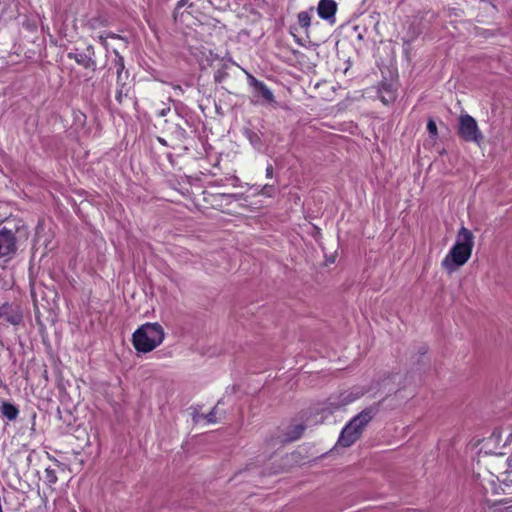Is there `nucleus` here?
Segmentation results:
<instances>
[{
    "label": "nucleus",
    "instance_id": "nucleus-1",
    "mask_svg": "<svg viewBox=\"0 0 512 512\" xmlns=\"http://www.w3.org/2000/svg\"><path fill=\"white\" fill-rule=\"evenodd\" d=\"M474 246L473 233L462 226L456 236L454 245L441 262V267L449 274L467 263Z\"/></svg>",
    "mask_w": 512,
    "mask_h": 512
},
{
    "label": "nucleus",
    "instance_id": "nucleus-2",
    "mask_svg": "<svg viewBox=\"0 0 512 512\" xmlns=\"http://www.w3.org/2000/svg\"><path fill=\"white\" fill-rule=\"evenodd\" d=\"M381 402L363 409L354 416L342 429L337 445L341 447L352 446L362 435L364 428L378 413Z\"/></svg>",
    "mask_w": 512,
    "mask_h": 512
},
{
    "label": "nucleus",
    "instance_id": "nucleus-3",
    "mask_svg": "<svg viewBox=\"0 0 512 512\" xmlns=\"http://www.w3.org/2000/svg\"><path fill=\"white\" fill-rule=\"evenodd\" d=\"M163 327L157 323L147 322L139 326L132 334V345L138 353H149L157 348L164 340Z\"/></svg>",
    "mask_w": 512,
    "mask_h": 512
},
{
    "label": "nucleus",
    "instance_id": "nucleus-4",
    "mask_svg": "<svg viewBox=\"0 0 512 512\" xmlns=\"http://www.w3.org/2000/svg\"><path fill=\"white\" fill-rule=\"evenodd\" d=\"M365 391L360 388H355L352 390H345L338 394H332L327 398V400L322 404L321 411L334 413L335 411L347 406L348 404L354 402L364 395Z\"/></svg>",
    "mask_w": 512,
    "mask_h": 512
},
{
    "label": "nucleus",
    "instance_id": "nucleus-5",
    "mask_svg": "<svg viewBox=\"0 0 512 512\" xmlns=\"http://www.w3.org/2000/svg\"><path fill=\"white\" fill-rule=\"evenodd\" d=\"M458 135L466 142L477 144H480L484 139L477 121L468 114H463L459 117Z\"/></svg>",
    "mask_w": 512,
    "mask_h": 512
},
{
    "label": "nucleus",
    "instance_id": "nucleus-6",
    "mask_svg": "<svg viewBox=\"0 0 512 512\" xmlns=\"http://www.w3.org/2000/svg\"><path fill=\"white\" fill-rule=\"evenodd\" d=\"M247 81L252 89L253 97L256 98V100L253 101L254 103L271 105L277 103L273 92L263 81L258 80L256 77L249 73L247 74Z\"/></svg>",
    "mask_w": 512,
    "mask_h": 512
},
{
    "label": "nucleus",
    "instance_id": "nucleus-7",
    "mask_svg": "<svg viewBox=\"0 0 512 512\" xmlns=\"http://www.w3.org/2000/svg\"><path fill=\"white\" fill-rule=\"evenodd\" d=\"M186 126H189L187 119L183 118L178 111H175V115L171 119L165 120V130L169 133L176 141L183 143L188 139V133Z\"/></svg>",
    "mask_w": 512,
    "mask_h": 512
},
{
    "label": "nucleus",
    "instance_id": "nucleus-8",
    "mask_svg": "<svg viewBox=\"0 0 512 512\" xmlns=\"http://www.w3.org/2000/svg\"><path fill=\"white\" fill-rule=\"evenodd\" d=\"M20 237L12 235L11 230L0 231V253L1 257L13 258L18 250L17 241Z\"/></svg>",
    "mask_w": 512,
    "mask_h": 512
},
{
    "label": "nucleus",
    "instance_id": "nucleus-9",
    "mask_svg": "<svg viewBox=\"0 0 512 512\" xmlns=\"http://www.w3.org/2000/svg\"><path fill=\"white\" fill-rule=\"evenodd\" d=\"M0 318H4L9 324L17 326L23 321V313L18 305L4 302L0 303Z\"/></svg>",
    "mask_w": 512,
    "mask_h": 512
},
{
    "label": "nucleus",
    "instance_id": "nucleus-10",
    "mask_svg": "<svg viewBox=\"0 0 512 512\" xmlns=\"http://www.w3.org/2000/svg\"><path fill=\"white\" fill-rule=\"evenodd\" d=\"M316 10L319 18L322 20L328 22L330 25L336 23L338 4L335 0H319Z\"/></svg>",
    "mask_w": 512,
    "mask_h": 512
},
{
    "label": "nucleus",
    "instance_id": "nucleus-11",
    "mask_svg": "<svg viewBox=\"0 0 512 512\" xmlns=\"http://www.w3.org/2000/svg\"><path fill=\"white\" fill-rule=\"evenodd\" d=\"M11 230L12 235L19 236L22 238L28 237V229L24 221L19 218H7L5 224L0 228V231Z\"/></svg>",
    "mask_w": 512,
    "mask_h": 512
},
{
    "label": "nucleus",
    "instance_id": "nucleus-12",
    "mask_svg": "<svg viewBox=\"0 0 512 512\" xmlns=\"http://www.w3.org/2000/svg\"><path fill=\"white\" fill-rule=\"evenodd\" d=\"M115 99L119 105L132 102L134 100L133 84L116 85Z\"/></svg>",
    "mask_w": 512,
    "mask_h": 512
},
{
    "label": "nucleus",
    "instance_id": "nucleus-13",
    "mask_svg": "<svg viewBox=\"0 0 512 512\" xmlns=\"http://www.w3.org/2000/svg\"><path fill=\"white\" fill-rule=\"evenodd\" d=\"M69 59H73L78 65L84 67L85 69H91L92 71L96 70V60L87 56L84 52H69L67 54Z\"/></svg>",
    "mask_w": 512,
    "mask_h": 512
},
{
    "label": "nucleus",
    "instance_id": "nucleus-14",
    "mask_svg": "<svg viewBox=\"0 0 512 512\" xmlns=\"http://www.w3.org/2000/svg\"><path fill=\"white\" fill-rule=\"evenodd\" d=\"M243 135L248 139L249 143L255 150H257L259 152L263 150L264 142L262 140L260 133L254 131L248 127H244Z\"/></svg>",
    "mask_w": 512,
    "mask_h": 512
},
{
    "label": "nucleus",
    "instance_id": "nucleus-15",
    "mask_svg": "<svg viewBox=\"0 0 512 512\" xmlns=\"http://www.w3.org/2000/svg\"><path fill=\"white\" fill-rule=\"evenodd\" d=\"M0 413L9 421H14L19 415V409L15 404L9 401H2L0 405Z\"/></svg>",
    "mask_w": 512,
    "mask_h": 512
},
{
    "label": "nucleus",
    "instance_id": "nucleus-16",
    "mask_svg": "<svg viewBox=\"0 0 512 512\" xmlns=\"http://www.w3.org/2000/svg\"><path fill=\"white\" fill-rule=\"evenodd\" d=\"M306 426L304 424L291 425L285 433L284 442H293L298 440L304 433Z\"/></svg>",
    "mask_w": 512,
    "mask_h": 512
},
{
    "label": "nucleus",
    "instance_id": "nucleus-17",
    "mask_svg": "<svg viewBox=\"0 0 512 512\" xmlns=\"http://www.w3.org/2000/svg\"><path fill=\"white\" fill-rule=\"evenodd\" d=\"M313 9V7H310L308 11H301L297 15L298 24L300 25L301 28L305 30L306 33L311 26V13L313 12Z\"/></svg>",
    "mask_w": 512,
    "mask_h": 512
},
{
    "label": "nucleus",
    "instance_id": "nucleus-18",
    "mask_svg": "<svg viewBox=\"0 0 512 512\" xmlns=\"http://www.w3.org/2000/svg\"><path fill=\"white\" fill-rule=\"evenodd\" d=\"M113 53L115 55L113 65L116 69V75L120 76V74L129 73V71L125 69L124 57L116 49L113 50Z\"/></svg>",
    "mask_w": 512,
    "mask_h": 512
},
{
    "label": "nucleus",
    "instance_id": "nucleus-19",
    "mask_svg": "<svg viewBox=\"0 0 512 512\" xmlns=\"http://www.w3.org/2000/svg\"><path fill=\"white\" fill-rule=\"evenodd\" d=\"M278 182H279L278 179L275 178L274 183L265 184L264 186H262V188L260 189L258 194L266 196V197H270V198L274 197L277 193Z\"/></svg>",
    "mask_w": 512,
    "mask_h": 512
},
{
    "label": "nucleus",
    "instance_id": "nucleus-20",
    "mask_svg": "<svg viewBox=\"0 0 512 512\" xmlns=\"http://www.w3.org/2000/svg\"><path fill=\"white\" fill-rule=\"evenodd\" d=\"M386 93V95H390V100H395V92L396 88L394 84L388 81H382L379 84V93Z\"/></svg>",
    "mask_w": 512,
    "mask_h": 512
},
{
    "label": "nucleus",
    "instance_id": "nucleus-21",
    "mask_svg": "<svg viewBox=\"0 0 512 512\" xmlns=\"http://www.w3.org/2000/svg\"><path fill=\"white\" fill-rule=\"evenodd\" d=\"M218 197L225 201L226 204H230L232 201H239L242 199H245V196L243 193H220L218 194Z\"/></svg>",
    "mask_w": 512,
    "mask_h": 512
},
{
    "label": "nucleus",
    "instance_id": "nucleus-22",
    "mask_svg": "<svg viewBox=\"0 0 512 512\" xmlns=\"http://www.w3.org/2000/svg\"><path fill=\"white\" fill-rule=\"evenodd\" d=\"M183 7L191 8V7H193V3L190 0H179L174 11H173V18L175 21H177L179 19V17L182 16V13L180 12V10Z\"/></svg>",
    "mask_w": 512,
    "mask_h": 512
},
{
    "label": "nucleus",
    "instance_id": "nucleus-23",
    "mask_svg": "<svg viewBox=\"0 0 512 512\" xmlns=\"http://www.w3.org/2000/svg\"><path fill=\"white\" fill-rule=\"evenodd\" d=\"M222 401H223V399H220L209 413H207L205 415H201V417L203 419H206L209 423H215L216 422L217 408L222 403Z\"/></svg>",
    "mask_w": 512,
    "mask_h": 512
},
{
    "label": "nucleus",
    "instance_id": "nucleus-24",
    "mask_svg": "<svg viewBox=\"0 0 512 512\" xmlns=\"http://www.w3.org/2000/svg\"><path fill=\"white\" fill-rule=\"evenodd\" d=\"M58 478L54 469L48 467L45 469V481L49 485L55 484Z\"/></svg>",
    "mask_w": 512,
    "mask_h": 512
},
{
    "label": "nucleus",
    "instance_id": "nucleus-25",
    "mask_svg": "<svg viewBox=\"0 0 512 512\" xmlns=\"http://www.w3.org/2000/svg\"><path fill=\"white\" fill-rule=\"evenodd\" d=\"M427 130L432 139H436L438 137L437 125H436V122L432 118H430L427 122Z\"/></svg>",
    "mask_w": 512,
    "mask_h": 512
},
{
    "label": "nucleus",
    "instance_id": "nucleus-26",
    "mask_svg": "<svg viewBox=\"0 0 512 512\" xmlns=\"http://www.w3.org/2000/svg\"><path fill=\"white\" fill-rule=\"evenodd\" d=\"M227 76H228V73L226 71V67L224 66V67L218 69L217 71H215V73H214V81L216 83H221V82H223V80L225 78H227Z\"/></svg>",
    "mask_w": 512,
    "mask_h": 512
},
{
    "label": "nucleus",
    "instance_id": "nucleus-27",
    "mask_svg": "<svg viewBox=\"0 0 512 512\" xmlns=\"http://www.w3.org/2000/svg\"><path fill=\"white\" fill-rule=\"evenodd\" d=\"M129 76H130V73L120 74V77H119V75H116V85L131 84V82L128 81Z\"/></svg>",
    "mask_w": 512,
    "mask_h": 512
},
{
    "label": "nucleus",
    "instance_id": "nucleus-28",
    "mask_svg": "<svg viewBox=\"0 0 512 512\" xmlns=\"http://www.w3.org/2000/svg\"><path fill=\"white\" fill-rule=\"evenodd\" d=\"M266 178H269V179H274V169H273V166L271 164H269L267 167H266Z\"/></svg>",
    "mask_w": 512,
    "mask_h": 512
},
{
    "label": "nucleus",
    "instance_id": "nucleus-29",
    "mask_svg": "<svg viewBox=\"0 0 512 512\" xmlns=\"http://www.w3.org/2000/svg\"><path fill=\"white\" fill-rule=\"evenodd\" d=\"M87 56H90L91 58L95 59V49L92 45H88L86 47V50L84 52Z\"/></svg>",
    "mask_w": 512,
    "mask_h": 512
},
{
    "label": "nucleus",
    "instance_id": "nucleus-30",
    "mask_svg": "<svg viewBox=\"0 0 512 512\" xmlns=\"http://www.w3.org/2000/svg\"><path fill=\"white\" fill-rule=\"evenodd\" d=\"M171 112V109L170 107H167V108H163L161 109L159 112H158V115L161 116V117H164L166 116L167 114H169Z\"/></svg>",
    "mask_w": 512,
    "mask_h": 512
},
{
    "label": "nucleus",
    "instance_id": "nucleus-31",
    "mask_svg": "<svg viewBox=\"0 0 512 512\" xmlns=\"http://www.w3.org/2000/svg\"><path fill=\"white\" fill-rule=\"evenodd\" d=\"M201 415H202V414L198 413V412L195 410V411L193 412V414H192L193 421H194L195 423H198V422L200 421V419H203V418L201 417Z\"/></svg>",
    "mask_w": 512,
    "mask_h": 512
},
{
    "label": "nucleus",
    "instance_id": "nucleus-32",
    "mask_svg": "<svg viewBox=\"0 0 512 512\" xmlns=\"http://www.w3.org/2000/svg\"><path fill=\"white\" fill-rule=\"evenodd\" d=\"M225 181H231L233 186H237L240 182L239 178L236 176H233L230 179H225Z\"/></svg>",
    "mask_w": 512,
    "mask_h": 512
},
{
    "label": "nucleus",
    "instance_id": "nucleus-33",
    "mask_svg": "<svg viewBox=\"0 0 512 512\" xmlns=\"http://www.w3.org/2000/svg\"><path fill=\"white\" fill-rule=\"evenodd\" d=\"M427 351L428 347L426 345H422L419 347L418 353L423 356L427 353Z\"/></svg>",
    "mask_w": 512,
    "mask_h": 512
},
{
    "label": "nucleus",
    "instance_id": "nucleus-34",
    "mask_svg": "<svg viewBox=\"0 0 512 512\" xmlns=\"http://www.w3.org/2000/svg\"><path fill=\"white\" fill-rule=\"evenodd\" d=\"M381 101H382L383 103H385V104H388V103H390V102H393L394 100H390V95H387V96L382 95V96H381Z\"/></svg>",
    "mask_w": 512,
    "mask_h": 512
},
{
    "label": "nucleus",
    "instance_id": "nucleus-35",
    "mask_svg": "<svg viewBox=\"0 0 512 512\" xmlns=\"http://www.w3.org/2000/svg\"><path fill=\"white\" fill-rule=\"evenodd\" d=\"M158 142L163 146H168L167 141L162 137H157Z\"/></svg>",
    "mask_w": 512,
    "mask_h": 512
},
{
    "label": "nucleus",
    "instance_id": "nucleus-36",
    "mask_svg": "<svg viewBox=\"0 0 512 512\" xmlns=\"http://www.w3.org/2000/svg\"><path fill=\"white\" fill-rule=\"evenodd\" d=\"M215 185L217 186H221V185H224V179H220V180H215Z\"/></svg>",
    "mask_w": 512,
    "mask_h": 512
},
{
    "label": "nucleus",
    "instance_id": "nucleus-37",
    "mask_svg": "<svg viewBox=\"0 0 512 512\" xmlns=\"http://www.w3.org/2000/svg\"><path fill=\"white\" fill-rule=\"evenodd\" d=\"M100 41L102 42V44L104 45V47L107 49L108 44H107V41L105 40V38H103L102 36H100Z\"/></svg>",
    "mask_w": 512,
    "mask_h": 512
},
{
    "label": "nucleus",
    "instance_id": "nucleus-38",
    "mask_svg": "<svg viewBox=\"0 0 512 512\" xmlns=\"http://www.w3.org/2000/svg\"><path fill=\"white\" fill-rule=\"evenodd\" d=\"M506 512H512V499H511L510 507L506 508Z\"/></svg>",
    "mask_w": 512,
    "mask_h": 512
},
{
    "label": "nucleus",
    "instance_id": "nucleus-39",
    "mask_svg": "<svg viewBox=\"0 0 512 512\" xmlns=\"http://www.w3.org/2000/svg\"><path fill=\"white\" fill-rule=\"evenodd\" d=\"M274 162H275V164H276L277 166H278V165H280V160H279V158H275V159H274Z\"/></svg>",
    "mask_w": 512,
    "mask_h": 512
},
{
    "label": "nucleus",
    "instance_id": "nucleus-40",
    "mask_svg": "<svg viewBox=\"0 0 512 512\" xmlns=\"http://www.w3.org/2000/svg\"><path fill=\"white\" fill-rule=\"evenodd\" d=\"M357 38H358L359 40H363V35H362L361 33H359V34H358V36H357Z\"/></svg>",
    "mask_w": 512,
    "mask_h": 512
},
{
    "label": "nucleus",
    "instance_id": "nucleus-41",
    "mask_svg": "<svg viewBox=\"0 0 512 512\" xmlns=\"http://www.w3.org/2000/svg\"><path fill=\"white\" fill-rule=\"evenodd\" d=\"M366 2H367V0H362L361 6L362 7L365 6Z\"/></svg>",
    "mask_w": 512,
    "mask_h": 512
},
{
    "label": "nucleus",
    "instance_id": "nucleus-42",
    "mask_svg": "<svg viewBox=\"0 0 512 512\" xmlns=\"http://www.w3.org/2000/svg\"><path fill=\"white\" fill-rule=\"evenodd\" d=\"M176 88H177L178 90L182 91L181 86H177Z\"/></svg>",
    "mask_w": 512,
    "mask_h": 512
}]
</instances>
